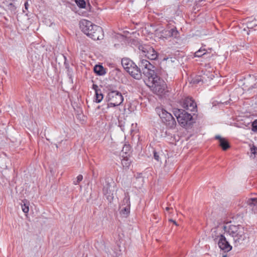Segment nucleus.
<instances>
[{
    "mask_svg": "<svg viewBox=\"0 0 257 257\" xmlns=\"http://www.w3.org/2000/svg\"><path fill=\"white\" fill-rule=\"evenodd\" d=\"M107 95L105 100L107 102L105 108H103L104 111L109 108L115 107L120 105L123 101L122 93L118 90L117 87L114 84H108L105 86Z\"/></svg>",
    "mask_w": 257,
    "mask_h": 257,
    "instance_id": "nucleus-1",
    "label": "nucleus"
},
{
    "mask_svg": "<svg viewBox=\"0 0 257 257\" xmlns=\"http://www.w3.org/2000/svg\"><path fill=\"white\" fill-rule=\"evenodd\" d=\"M225 232L233 238L235 243L241 244L246 238L244 228L240 225H224L222 227Z\"/></svg>",
    "mask_w": 257,
    "mask_h": 257,
    "instance_id": "nucleus-2",
    "label": "nucleus"
},
{
    "mask_svg": "<svg viewBox=\"0 0 257 257\" xmlns=\"http://www.w3.org/2000/svg\"><path fill=\"white\" fill-rule=\"evenodd\" d=\"M173 112L179 124L186 129L191 128L195 122L193 117V115L189 113L184 109L174 108Z\"/></svg>",
    "mask_w": 257,
    "mask_h": 257,
    "instance_id": "nucleus-3",
    "label": "nucleus"
},
{
    "mask_svg": "<svg viewBox=\"0 0 257 257\" xmlns=\"http://www.w3.org/2000/svg\"><path fill=\"white\" fill-rule=\"evenodd\" d=\"M148 79L151 82L150 87L153 92L157 95L165 94L167 85L165 82L159 75L158 71L154 73L152 77L149 76Z\"/></svg>",
    "mask_w": 257,
    "mask_h": 257,
    "instance_id": "nucleus-4",
    "label": "nucleus"
},
{
    "mask_svg": "<svg viewBox=\"0 0 257 257\" xmlns=\"http://www.w3.org/2000/svg\"><path fill=\"white\" fill-rule=\"evenodd\" d=\"M156 111L159 114L162 122L169 128H174L176 125V122L172 115L162 108H157Z\"/></svg>",
    "mask_w": 257,
    "mask_h": 257,
    "instance_id": "nucleus-5",
    "label": "nucleus"
},
{
    "mask_svg": "<svg viewBox=\"0 0 257 257\" xmlns=\"http://www.w3.org/2000/svg\"><path fill=\"white\" fill-rule=\"evenodd\" d=\"M116 184L111 178H106L105 184L103 185L102 193L106 197L108 201L111 203L114 198V191Z\"/></svg>",
    "mask_w": 257,
    "mask_h": 257,
    "instance_id": "nucleus-6",
    "label": "nucleus"
},
{
    "mask_svg": "<svg viewBox=\"0 0 257 257\" xmlns=\"http://www.w3.org/2000/svg\"><path fill=\"white\" fill-rule=\"evenodd\" d=\"M138 66L147 77H152L154 73L158 71L157 68L146 59H140Z\"/></svg>",
    "mask_w": 257,
    "mask_h": 257,
    "instance_id": "nucleus-7",
    "label": "nucleus"
},
{
    "mask_svg": "<svg viewBox=\"0 0 257 257\" xmlns=\"http://www.w3.org/2000/svg\"><path fill=\"white\" fill-rule=\"evenodd\" d=\"M139 49L146 58L151 60H156L159 57V53L150 45H142L139 46Z\"/></svg>",
    "mask_w": 257,
    "mask_h": 257,
    "instance_id": "nucleus-8",
    "label": "nucleus"
},
{
    "mask_svg": "<svg viewBox=\"0 0 257 257\" xmlns=\"http://www.w3.org/2000/svg\"><path fill=\"white\" fill-rule=\"evenodd\" d=\"M180 104L183 108L192 112L193 115L197 111V104L191 97L187 96L182 98Z\"/></svg>",
    "mask_w": 257,
    "mask_h": 257,
    "instance_id": "nucleus-9",
    "label": "nucleus"
},
{
    "mask_svg": "<svg viewBox=\"0 0 257 257\" xmlns=\"http://www.w3.org/2000/svg\"><path fill=\"white\" fill-rule=\"evenodd\" d=\"M160 37L166 39L171 37L177 39L180 37V34L176 27L170 28L168 26L160 32Z\"/></svg>",
    "mask_w": 257,
    "mask_h": 257,
    "instance_id": "nucleus-10",
    "label": "nucleus"
},
{
    "mask_svg": "<svg viewBox=\"0 0 257 257\" xmlns=\"http://www.w3.org/2000/svg\"><path fill=\"white\" fill-rule=\"evenodd\" d=\"M89 33H90L89 37L94 41L103 38V31L102 28L95 24L92 26V29Z\"/></svg>",
    "mask_w": 257,
    "mask_h": 257,
    "instance_id": "nucleus-11",
    "label": "nucleus"
},
{
    "mask_svg": "<svg viewBox=\"0 0 257 257\" xmlns=\"http://www.w3.org/2000/svg\"><path fill=\"white\" fill-rule=\"evenodd\" d=\"M126 71L136 79L139 80L142 78V70H140V67H138V65L134 62L130 68H128Z\"/></svg>",
    "mask_w": 257,
    "mask_h": 257,
    "instance_id": "nucleus-12",
    "label": "nucleus"
},
{
    "mask_svg": "<svg viewBox=\"0 0 257 257\" xmlns=\"http://www.w3.org/2000/svg\"><path fill=\"white\" fill-rule=\"evenodd\" d=\"M79 25L81 31L88 37H89L90 33H89L92 30V26H94V24L90 21L84 19L80 21Z\"/></svg>",
    "mask_w": 257,
    "mask_h": 257,
    "instance_id": "nucleus-13",
    "label": "nucleus"
},
{
    "mask_svg": "<svg viewBox=\"0 0 257 257\" xmlns=\"http://www.w3.org/2000/svg\"><path fill=\"white\" fill-rule=\"evenodd\" d=\"M218 245L220 249L224 252H228L232 249V246L230 245L224 236H221V238L218 239Z\"/></svg>",
    "mask_w": 257,
    "mask_h": 257,
    "instance_id": "nucleus-14",
    "label": "nucleus"
},
{
    "mask_svg": "<svg viewBox=\"0 0 257 257\" xmlns=\"http://www.w3.org/2000/svg\"><path fill=\"white\" fill-rule=\"evenodd\" d=\"M215 139L218 140L219 146L223 151H226L231 147L229 142L226 139L222 138L219 135L216 136Z\"/></svg>",
    "mask_w": 257,
    "mask_h": 257,
    "instance_id": "nucleus-15",
    "label": "nucleus"
},
{
    "mask_svg": "<svg viewBox=\"0 0 257 257\" xmlns=\"http://www.w3.org/2000/svg\"><path fill=\"white\" fill-rule=\"evenodd\" d=\"M212 56V54L209 53L207 50L202 47L199 50L196 51L194 54V57H203V58H210Z\"/></svg>",
    "mask_w": 257,
    "mask_h": 257,
    "instance_id": "nucleus-16",
    "label": "nucleus"
},
{
    "mask_svg": "<svg viewBox=\"0 0 257 257\" xmlns=\"http://www.w3.org/2000/svg\"><path fill=\"white\" fill-rule=\"evenodd\" d=\"M122 158L121 160V164L123 169L124 170H128L131 166L132 161L130 159V156H124L121 155Z\"/></svg>",
    "mask_w": 257,
    "mask_h": 257,
    "instance_id": "nucleus-17",
    "label": "nucleus"
},
{
    "mask_svg": "<svg viewBox=\"0 0 257 257\" xmlns=\"http://www.w3.org/2000/svg\"><path fill=\"white\" fill-rule=\"evenodd\" d=\"M246 203L247 205L249 206L252 211L254 213H257V198H252L248 199Z\"/></svg>",
    "mask_w": 257,
    "mask_h": 257,
    "instance_id": "nucleus-18",
    "label": "nucleus"
},
{
    "mask_svg": "<svg viewBox=\"0 0 257 257\" xmlns=\"http://www.w3.org/2000/svg\"><path fill=\"white\" fill-rule=\"evenodd\" d=\"M93 71L97 75L102 76L106 74V69L101 65H96L93 68Z\"/></svg>",
    "mask_w": 257,
    "mask_h": 257,
    "instance_id": "nucleus-19",
    "label": "nucleus"
},
{
    "mask_svg": "<svg viewBox=\"0 0 257 257\" xmlns=\"http://www.w3.org/2000/svg\"><path fill=\"white\" fill-rule=\"evenodd\" d=\"M133 63L134 62L129 58H123L121 59V65L125 70H127L128 68H130Z\"/></svg>",
    "mask_w": 257,
    "mask_h": 257,
    "instance_id": "nucleus-20",
    "label": "nucleus"
},
{
    "mask_svg": "<svg viewBox=\"0 0 257 257\" xmlns=\"http://www.w3.org/2000/svg\"><path fill=\"white\" fill-rule=\"evenodd\" d=\"M211 235L214 240H215L217 239L221 238V236H224L220 232H219V227H216L211 229Z\"/></svg>",
    "mask_w": 257,
    "mask_h": 257,
    "instance_id": "nucleus-21",
    "label": "nucleus"
},
{
    "mask_svg": "<svg viewBox=\"0 0 257 257\" xmlns=\"http://www.w3.org/2000/svg\"><path fill=\"white\" fill-rule=\"evenodd\" d=\"M60 57H61L64 60V65L67 70V75L69 76V78H72V70L71 69H70L69 64L67 62V58L65 56H64L63 54H61L60 56Z\"/></svg>",
    "mask_w": 257,
    "mask_h": 257,
    "instance_id": "nucleus-22",
    "label": "nucleus"
},
{
    "mask_svg": "<svg viewBox=\"0 0 257 257\" xmlns=\"http://www.w3.org/2000/svg\"><path fill=\"white\" fill-rule=\"evenodd\" d=\"M132 147L129 144H124L121 150L122 155L124 156H130L132 153Z\"/></svg>",
    "mask_w": 257,
    "mask_h": 257,
    "instance_id": "nucleus-23",
    "label": "nucleus"
},
{
    "mask_svg": "<svg viewBox=\"0 0 257 257\" xmlns=\"http://www.w3.org/2000/svg\"><path fill=\"white\" fill-rule=\"evenodd\" d=\"M130 207L131 206H121L120 207V214L123 215V217H127L130 213Z\"/></svg>",
    "mask_w": 257,
    "mask_h": 257,
    "instance_id": "nucleus-24",
    "label": "nucleus"
},
{
    "mask_svg": "<svg viewBox=\"0 0 257 257\" xmlns=\"http://www.w3.org/2000/svg\"><path fill=\"white\" fill-rule=\"evenodd\" d=\"M122 206H131L130 197L128 192L124 193V197L121 203Z\"/></svg>",
    "mask_w": 257,
    "mask_h": 257,
    "instance_id": "nucleus-25",
    "label": "nucleus"
},
{
    "mask_svg": "<svg viewBox=\"0 0 257 257\" xmlns=\"http://www.w3.org/2000/svg\"><path fill=\"white\" fill-rule=\"evenodd\" d=\"M103 94L102 93L101 91L96 92L95 93V102L96 103L100 102L103 98Z\"/></svg>",
    "mask_w": 257,
    "mask_h": 257,
    "instance_id": "nucleus-26",
    "label": "nucleus"
},
{
    "mask_svg": "<svg viewBox=\"0 0 257 257\" xmlns=\"http://www.w3.org/2000/svg\"><path fill=\"white\" fill-rule=\"evenodd\" d=\"M77 6L80 9H84L86 7V2L85 0H73Z\"/></svg>",
    "mask_w": 257,
    "mask_h": 257,
    "instance_id": "nucleus-27",
    "label": "nucleus"
},
{
    "mask_svg": "<svg viewBox=\"0 0 257 257\" xmlns=\"http://www.w3.org/2000/svg\"><path fill=\"white\" fill-rule=\"evenodd\" d=\"M201 82H203V80L202 79L201 76H197L192 80V83L194 84H199Z\"/></svg>",
    "mask_w": 257,
    "mask_h": 257,
    "instance_id": "nucleus-28",
    "label": "nucleus"
},
{
    "mask_svg": "<svg viewBox=\"0 0 257 257\" xmlns=\"http://www.w3.org/2000/svg\"><path fill=\"white\" fill-rule=\"evenodd\" d=\"M24 204H22V208L24 213H28L29 211V204L23 202Z\"/></svg>",
    "mask_w": 257,
    "mask_h": 257,
    "instance_id": "nucleus-29",
    "label": "nucleus"
},
{
    "mask_svg": "<svg viewBox=\"0 0 257 257\" xmlns=\"http://www.w3.org/2000/svg\"><path fill=\"white\" fill-rule=\"evenodd\" d=\"M251 130L254 132H257V119H255L251 123Z\"/></svg>",
    "mask_w": 257,
    "mask_h": 257,
    "instance_id": "nucleus-30",
    "label": "nucleus"
},
{
    "mask_svg": "<svg viewBox=\"0 0 257 257\" xmlns=\"http://www.w3.org/2000/svg\"><path fill=\"white\" fill-rule=\"evenodd\" d=\"M250 151L251 155H254V157H255V155H257V147L253 145L252 147L250 148ZM252 157V155L250 156Z\"/></svg>",
    "mask_w": 257,
    "mask_h": 257,
    "instance_id": "nucleus-31",
    "label": "nucleus"
},
{
    "mask_svg": "<svg viewBox=\"0 0 257 257\" xmlns=\"http://www.w3.org/2000/svg\"><path fill=\"white\" fill-rule=\"evenodd\" d=\"M83 179V176L82 175H79L77 177V180L76 181H74L73 183L75 185L78 184Z\"/></svg>",
    "mask_w": 257,
    "mask_h": 257,
    "instance_id": "nucleus-32",
    "label": "nucleus"
},
{
    "mask_svg": "<svg viewBox=\"0 0 257 257\" xmlns=\"http://www.w3.org/2000/svg\"><path fill=\"white\" fill-rule=\"evenodd\" d=\"M92 88L95 91V93L96 92H99L101 90L98 88V86L96 84H93Z\"/></svg>",
    "mask_w": 257,
    "mask_h": 257,
    "instance_id": "nucleus-33",
    "label": "nucleus"
},
{
    "mask_svg": "<svg viewBox=\"0 0 257 257\" xmlns=\"http://www.w3.org/2000/svg\"><path fill=\"white\" fill-rule=\"evenodd\" d=\"M154 158L157 161H159L160 157L158 154L155 151H154Z\"/></svg>",
    "mask_w": 257,
    "mask_h": 257,
    "instance_id": "nucleus-34",
    "label": "nucleus"
},
{
    "mask_svg": "<svg viewBox=\"0 0 257 257\" xmlns=\"http://www.w3.org/2000/svg\"><path fill=\"white\" fill-rule=\"evenodd\" d=\"M8 7L10 9H11V10H14V9H15V6L12 3H10L8 5Z\"/></svg>",
    "mask_w": 257,
    "mask_h": 257,
    "instance_id": "nucleus-35",
    "label": "nucleus"
},
{
    "mask_svg": "<svg viewBox=\"0 0 257 257\" xmlns=\"http://www.w3.org/2000/svg\"><path fill=\"white\" fill-rule=\"evenodd\" d=\"M24 6H25V9L26 10H28V7H29V4H28V2H26L25 3Z\"/></svg>",
    "mask_w": 257,
    "mask_h": 257,
    "instance_id": "nucleus-36",
    "label": "nucleus"
},
{
    "mask_svg": "<svg viewBox=\"0 0 257 257\" xmlns=\"http://www.w3.org/2000/svg\"><path fill=\"white\" fill-rule=\"evenodd\" d=\"M119 126L120 127L121 130L124 131V125H123L120 122H119Z\"/></svg>",
    "mask_w": 257,
    "mask_h": 257,
    "instance_id": "nucleus-37",
    "label": "nucleus"
},
{
    "mask_svg": "<svg viewBox=\"0 0 257 257\" xmlns=\"http://www.w3.org/2000/svg\"><path fill=\"white\" fill-rule=\"evenodd\" d=\"M92 176H93V177H94V178H97V174L96 175V174H95V172H94V170H92Z\"/></svg>",
    "mask_w": 257,
    "mask_h": 257,
    "instance_id": "nucleus-38",
    "label": "nucleus"
},
{
    "mask_svg": "<svg viewBox=\"0 0 257 257\" xmlns=\"http://www.w3.org/2000/svg\"><path fill=\"white\" fill-rule=\"evenodd\" d=\"M169 221L172 222H173V223L174 224H175L176 225H177V223L176 221L174 220H173L172 219H169Z\"/></svg>",
    "mask_w": 257,
    "mask_h": 257,
    "instance_id": "nucleus-39",
    "label": "nucleus"
},
{
    "mask_svg": "<svg viewBox=\"0 0 257 257\" xmlns=\"http://www.w3.org/2000/svg\"><path fill=\"white\" fill-rule=\"evenodd\" d=\"M225 253H223L222 254V257H228V255L226 252H224Z\"/></svg>",
    "mask_w": 257,
    "mask_h": 257,
    "instance_id": "nucleus-40",
    "label": "nucleus"
},
{
    "mask_svg": "<svg viewBox=\"0 0 257 257\" xmlns=\"http://www.w3.org/2000/svg\"><path fill=\"white\" fill-rule=\"evenodd\" d=\"M171 208H170V207H166V210L167 211H168V210H169Z\"/></svg>",
    "mask_w": 257,
    "mask_h": 257,
    "instance_id": "nucleus-41",
    "label": "nucleus"
},
{
    "mask_svg": "<svg viewBox=\"0 0 257 257\" xmlns=\"http://www.w3.org/2000/svg\"><path fill=\"white\" fill-rule=\"evenodd\" d=\"M167 59H168V58H164L163 59V60H167Z\"/></svg>",
    "mask_w": 257,
    "mask_h": 257,
    "instance_id": "nucleus-42",
    "label": "nucleus"
},
{
    "mask_svg": "<svg viewBox=\"0 0 257 257\" xmlns=\"http://www.w3.org/2000/svg\"><path fill=\"white\" fill-rule=\"evenodd\" d=\"M255 26H257V24L254 25Z\"/></svg>",
    "mask_w": 257,
    "mask_h": 257,
    "instance_id": "nucleus-43",
    "label": "nucleus"
}]
</instances>
